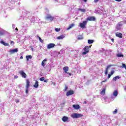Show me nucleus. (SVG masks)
Instances as JSON below:
<instances>
[{
  "label": "nucleus",
  "mask_w": 126,
  "mask_h": 126,
  "mask_svg": "<svg viewBox=\"0 0 126 126\" xmlns=\"http://www.w3.org/2000/svg\"><path fill=\"white\" fill-rule=\"evenodd\" d=\"M19 73L22 75V77H23L24 78H26V77H27V74H26V73H25L23 70L19 71Z\"/></svg>",
  "instance_id": "obj_6"
},
{
  "label": "nucleus",
  "mask_w": 126,
  "mask_h": 126,
  "mask_svg": "<svg viewBox=\"0 0 126 126\" xmlns=\"http://www.w3.org/2000/svg\"><path fill=\"white\" fill-rule=\"evenodd\" d=\"M0 35H3V33L1 32H0Z\"/></svg>",
  "instance_id": "obj_45"
},
{
  "label": "nucleus",
  "mask_w": 126,
  "mask_h": 126,
  "mask_svg": "<svg viewBox=\"0 0 126 126\" xmlns=\"http://www.w3.org/2000/svg\"><path fill=\"white\" fill-rule=\"evenodd\" d=\"M20 58L21 60H22V59H23V56H21V57H20Z\"/></svg>",
  "instance_id": "obj_50"
},
{
  "label": "nucleus",
  "mask_w": 126,
  "mask_h": 126,
  "mask_svg": "<svg viewBox=\"0 0 126 126\" xmlns=\"http://www.w3.org/2000/svg\"><path fill=\"white\" fill-rule=\"evenodd\" d=\"M84 1H85V2H86V1H87V0H84Z\"/></svg>",
  "instance_id": "obj_53"
},
{
  "label": "nucleus",
  "mask_w": 126,
  "mask_h": 126,
  "mask_svg": "<svg viewBox=\"0 0 126 126\" xmlns=\"http://www.w3.org/2000/svg\"><path fill=\"white\" fill-rule=\"evenodd\" d=\"M108 69H105V74L107 75L108 74Z\"/></svg>",
  "instance_id": "obj_34"
},
{
  "label": "nucleus",
  "mask_w": 126,
  "mask_h": 126,
  "mask_svg": "<svg viewBox=\"0 0 126 126\" xmlns=\"http://www.w3.org/2000/svg\"><path fill=\"white\" fill-rule=\"evenodd\" d=\"M56 44L54 43H49L47 45V49H52V48H54Z\"/></svg>",
  "instance_id": "obj_9"
},
{
  "label": "nucleus",
  "mask_w": 126,
  "mask_h": 126,
  "mask_svg": "<svg viewBox=\"0 0 126 126\" xmlns=\"http://www.w3.org/2000/svg\"><path fill=\"white\" fill-rule=\"evenodd\" d=\"M44 82H46V83L48 82V80H44Z\"/></svg>",
  "instance_id": "obj_48"
},
{
  "label": "nucleus",
  "mask_w": 126,
  "mask_h": 126,
  "mask_svg": "<svg viewBox=\"0 0 126 126\" xmlns=\"http://www.w3.org/2000/svg\"><path fill=\"white\" fill-rule=\"evenodd\" d=\"M55 31L56 32H60V31H61V29H60V28H56L55 29Z\"/></svg>",
  "instance_id": "obj_30"
},
{
  "label": "nucleus",
  "mask_w": 126,
  "mask_h": 126,
  "mask_svg": "<svg viewBox=\"0 0 126 126\" xmlns=\"http://www.w3.org/2000/svg\"><path fill=\"white\" fill-rule=\"evenodd\" d=\"M81 117H83V115L79 113H74L71 115V117L73 119H78V118H81Z\"/></svg>",
  "instance_id": "obj_2"
},
{
  "label": "nucleus",
  "mask_w": 126,
  "mask_h": 126,
  "mask_svg": "<svg viewBox=\"0 0 126 126\" xmlns=\"http://www.w3.org/2000/svg\"><path fill=\"white\" fill-rule=\"evenodd\" d=\"M63 122H67V121H68V117H66V116H63L62 119Z\"/></svg>",
  "instance_id": "obj_13"
},
{
  "label": "nucleus",
  "mask_w": 126,
  "mask_h": 126,
  "mask_svg": "<svg viewBox=\"0 0 126 126\" xmlns=\"http://www.w3.org/2000/svg\"><path fill=\"white\" fill-rule=\"evenodd\" d=\"M106 81H107V80H105L104 81H102L101 82V84H102V83H103V82H106Z\"/></svg>",
  "instance_id": "obj_41"
},
{
  "label": "nucleus",
  "mask_w": 126,
  "mask_h": 126,
  "mask_svg": "<svg viewBox=\"0 0 126 126\" xmlns=\"http://www.w3.org/2000/svg\"><path fill=\"white\" fill-rule=\"evenodd\" d=\"M91 48V46H86L83 50L85 51L84 52L82 53V55H86L87 54H88L89 53V49Z\"/></svg>",
  "instance_id": "obj_3"
},
{
  "label": "nucleus",
  "mask_w": 126,
  "mask_h": 126,
  "mask_svg": "<svg viewBox=\"0 0 126 126\" xmlns=\"http://www.w3.org/2000/svg\"><path fill=\"white\" fill-rule=\"evenodd\" d=\"M115 1L120 2V1H122V0H115Z\"/></svg>",
  "instance_id": "obj_47"
},
{
  "label": "nucleus",
  "mask_w": 126,
  "mask_h": 126,
  "mask_svg": "<svg viewBox=\"0 0 126 126\" xmlns=\"http://www.w3.org/2000/svg\"><path fill=\"white\" fill-rule=\"evenodd\" d=\"M29 87H30V81H29V79H27L26 80V94H28Z\"/></svg>",
  "instance_id": "obj_1"
},
{
  "label": "nucleus",
  "mask_w": 126,
  "mask_h": 126,
  "mask_svg": "<svg viewBox=\"0 0 126 126\" xmlns=\"http://www.w3.org/2000/svg\"><path fill=\"white\" fill-rule=\"evenodd\" d=\"M83 36L82 35H79L78 36L77 39L78 40H83Z\"/></svg>",
  "instance_id": "obj_26"
},
{
  "label": "nucleus",
  "mask_w": 126,
  "mask_h": 126,
  "mask_svg": "<svg viewBox=\"0 0 126 126\" xmlns=\"http://www.w3.org/2000/svg\"><path fill=\"white\" fill-rule=\"evenodd\" d=\"M67 73V74H68L69 75V76H71V73H69V72H67V73Z\"/></svg>",
  "instance_id": "obj_36"
},
{
  "label": "nucleus",
  "mask_w": 126,
  "mask_h": 126,
  "mask_svg": "<svg viewBox=\"0 0 126 126\" xmlns=\"http://www.w3.org/2000/svg\"><path fill=\"white\" fill-rule=\"evenodd\" d=\"M96 20V18L94 17H88L87 18V21H95Z\"/></svg>",
  "instance_id": "obj_7"
},
{
  "label": "nucleus",
  "mask_w": 126,
  "mask_h": 126,
  "mask_svg": "<svg viewBox=\"0 0 126 126\" xmlns=\"http://www.w3.org/2000/svg\"><path fill=\"white\" fill-rule=\"evenodd\" d=\"M113 115H116V114L118 113V109H116L114 111H113Z\"/></svg>",
  "instance_id": "obj_28"
},
{
  "label": "nucleus",
  "mask_w": 126,
  "mask_h": 126,
  "mask_svg": "<svg viewBox=\"0 0 126 126\" xmlns=\"http://www.w3.org/2000/svg\"><path fill=\"white\" fill-rule=\"evenodd\" d=\"M116 37H118L119 38H123V34L121 32H116Z\"/></svg>",
  "instance_id": "obj_12"
},
{
  "label": "nucleus",
  "mask_w": 126,
  "mask_h": 126,
  "mask_svg": "<svg viewBox=\"0 0 126 126\" xmlns=\"http://www.w3.org/2000/svg\"><path fill=\"white\" fill-rule=\"evenodd\" d=\"M117 57L118 58H124V55L122 54H117Z\"/></svg>",
  "instance_id": "obj_25"
},
{
  "label": "nucleus",
  "mask_w": 126,
  "mask_h": 126,
  "mask_svg": "<svg viewBox=\"0 0 126 126\" xmlns=\"http://www.w3.org/2000/svg\"><path fill=\"white\" fill-rule=\"evenodd\" d=\"M88 44H92V43H94V40H92V39H89L88 40Z\"/></svg>",
  "instance_id": "obj_24"
},
{
  "label": "nucleus",
  "mask_w": 126,
  "mask_h": 126,
  "mask_svg": "<svg viewBox=\"0 0 126 126\" xmlns=\"http://www.w3.org/2000/svg\"><path fill=\"white\" fill-rule=\"evenodd\" d=\"M37 38H38V39H39L40 42H41V43H44V40H43L40 36H37Z\"/></svg>",
  "instance_id": "obj_27"
},
{
  "label": "nucleus",
  "mask_w": 126,
  "mask_h": 126,
  "mask_svg": "<svg viewBox=\"0 0 126 126\" xmlns=\"http://www.w3.org/2000/svg\"><path fill=\"white\" fill-rule=\"evenodd\" d=\"M30 48H31L32 51H33L34 48H33V47L32 46H31Z\"/></svg>",
  "instance_id": "obj_44"
},
{
  "label": "nucleus",
  "mask_w": 126,
  "mask_h": 126,
  "mask_svg": "<svg viewBox=\"0 0 126 126\" xmlns=\"http://www.w3.org/2000/svg\"><path fill=\"white\" fill-rule=\"evenodd\" d=\"M39 80H40V81H44V80H45V77H42L40 78L39 79Z\"/></svg>",
  "instance_id": "obj_32"
},
{
  "label": "nucleus",
  "mask_w": 126,
  "mask_h": 126,
  "mask_svg": "<svg viewBox=\"0 0 126 126\" xmlns=\"http://www.w3.org/2000/svg\"><path fill=\"white\" fill-rule=\"evenodd\" d=\"M15 30H16L17 31H18V29L17 28H16L15 29Z\"/></svg>",
  "instance_id": "obj_52"
},
{
  "label": "nucleus",
  "mask_w": 126,
  "mask_h": 126,
  "mask_svg": "<svg viewBox=\"0 0 126 126\" xmlns=\"http://www.w3.org/2000/svg\"><path fill=\"white\" fill-rule=\"evenodd\" d=\"M119 94V92H118L117 90H115L113 92V96L115 97H117Z\"/></svg>",
  "instance_id": "obj_15"
},
{
  "label": "nucleus",
  "mask_w": 126,
  "mask_h": 126,
  "mask_svg": "<svg viewBox=\"0 0 126 126\" xmlns=\"http://www.w3.org/2000/svg\"><path fill=\"white\" fill-rule=\"evenodd\" d=\"M73 94H74V92L72 90H69L66 93V96H70V95H73Z\"/></svg>",
  "instance_id": "obj_8"
},
{
  "label": "nucleus",
  "mask_w": 126,
  "mask_h": 126,
  "mask_svg": "<svg viewBox=\"0 0 126 126\" xmlns=\"http://www.w3.org/2000/svg\"><path fill=\"white\" fill-rule=\"evenodd\" d=\"M111 41L113 42V43H114V38H112Z\"/></svg>",
  "instance_id": "obj_51"
},
{
  "label": "nucleus",
  "mask_w": 126,
  "mask_h": 126,
  "mask_svg": "<svg viewBox=\"0 0 126 126\" xmlns=\"http://www.w3.org/2000/svg\"><path fill=\"white\" fill-rule=\"evenodd\" d=\"M118 25H119V26H122V25H123V24H122V23H118Z\"/></svg>",
  "instance_id": "obj_42"
},
{
  "label": "nucleus",
  "mask_w": 126,
  "mask_h": 126,
  "mask_svg": "<svg viewBox=\"0 0 126 126\" xmlns=\"http://www.w3.org/2000/svg\"><path fill=\"white\" fill-rule=\"evenodd\" d=\"M73 26H74V24H71L67 28V30H69V29H70V28H72V27H73Z\"/></svg>",
  "instance_id": "obj_21"
},
{
  "label": "nucleus",
  "mask_w": 126,
  "mask_h": 126,
  "mask_svg": "<svg viewBox=\"0 0 126 126\" xmlns=\"http://www.w3.org/2000/svg\"><path fill=\"white\" fill-rule=\"evenodd\" d=\"M18 78V76H14V78Z\"/></svg>",
  "instance_id": "obj_49"
},
{
  "label": "nucleus",
  "mask_w": 126,
  "mask_h": 126,
  "mask_svg": "<svg viewBox=\"0 0 126 126\" xmlns=\"http://www.w3.org/2000/svg\"><path fill=\"white\" fill-rule=\"evenodd\" d=\"M47 62V59H44L41 63V65L42 66H45L46 65V62Z\"/></svg>",
  "instance_id": "obj_18"
},
{
  "label": "nucleus",
  "mask_w": 126,
  "mask_h": 126,
  "mask_svg": "<svg viewBox=\"0 0 126 126\" xmlns=\"http://www.w3.org/2000/svg\"><path fill=\"white\" fill-rule=\"evenodd\" d=\"M122 67L123 68H125L126 69V65L125 63H122Z\"/></svg>",
  "instance_id": "obj_31"
},
{
  "label": "nucleus",
  "mask_w": 126,
  "mask_h": 126,
  "mask_svg": "<svg viewBox=\"0 0 126 126\" xmlns=\"http://www.w3.org/2000/svg\"><path fill=\"white\" fill-rule=\"evenodd\" d=\"M16 103H19V100H15Z\"/></svg>",
  "instance_id": "obj_43"
},
{
  "label": "nucleus",
  "mask_w": 126,
  "mask_h": 126,
  "mask_svg": "<svg viewBox=\"0 0 126 126\" xmlns=\"http://www.w3.org/2000/svg\"><path fill=\"white\" fill-rule=\"evenodd\" d=\"M72 107H73L75 110H79L80 109V106L78 104H73Z\"/></svg>",
  "instance_id": "obj_10"
},
{
  "label": "nucleus",
  "mask_w": 126,
  "mask_h": 126,
  "mask_svg": "<svg viewBox=\"0 0 126 126\" xmlns=\"http://www.w3.org/2000/svg\"><path fill=\"white\" fill-rule=\"evenodd\" d=\"M98 1H99V0H94V2L95 3L98 2Z\"/></svg>",
  "instance_id": "obj_40"
},
{
  "label": "nucleus",
  "mask_w": 126,
  "mask_h": 126,
  "mask_svg": "<svg viewBox=\"0 0 126 126\" xmlns=\"http://www.w3.org/2000/svg\"><path fill=\"white\" fill-rule=\"evenodd\" d=\"M54 19H55V17L52 16V15L50 14H48L47 16L45 17V20H50L51 22H52Z\"/></svg>",
  "instance_id": "obj_5"
},
{
  "label": "nucleus",
  "mask_w": 126,
  "mask_h": 126,
  "mask_svg": "<svg viewBox=\"0 0 126 126\" xmlns=\"http://www.w3.org/2000/svg\"><path fill=\"white\" fill-rule=\"evenodd\" d=\"M10 44H12V45H14V41H11Z\"/></svg>",
  "instance_id": "obj_37"
},
{
  "label": "nucleus",
  "mask_w": 126,
  "mask_h": 126,
  "mask_svg": "<svg viewBox=\"0 0 126 126\" xmlns=\"http://www.w3.org/2000/svg\"><path fill=\"white\" fill-rule=\"evenodd\" d=\"M26 58L27 59V61H29V59H32V56L31 55H28V56H26Z\"/></svg>",
  "instance_id": "obj_22"
},
{
  "label": "nucleus",
  "mask_w": 126,
  "mask_h": 126,
  "mask_svg": "<svg viewBox=\"0 0 126 126\" xmlns=\"http://www.w3.org/2000/svg\"><path fill=\"white\" fill-rule=\"evenodd\" d=\"M87 22V21H84L82 23H80L79 27H81V28H86Z\"/></svg>",
  "instance_id": "obj_4"
},
{
  "label": "nucleus",
  "mask_w": 126,
  "mask_h": 126,
  "mask_svg": "<svg viewBox=\"0 0 126 126\" xmlns=\"http://www.w3.org/2000/svg\"><path fill=\"white\" fill-rule=\"evenodd\" d=\"M78 10L79 11H81V12H85V11H86V9H85V8H83V9L78 8Z\"/></svg>",
  "instance_id": "obj_20"
},
{
  "label": "nucleus",
  "mask_w": 126,
  "mask_h": 126,
  "mask_svg": "<svg viewBox=\"0 0 126 126\" xmlns=\"http://www.w3.org/2000/svg\"><path fill=\"white\" fill-rule=\"evenodd\" d=\"M33 87H34V88H38V87H39V82H38V81H35Z\"/></svg>",
  "instance_id": "obj_14"
},
{
  "label": "nucleus",
  "mask_w": 126,
  "mask_h": 126,
  "mask_svg": "<svg viewBox=\"0 0 126 126\" xmlns=\"http://www.w3.org/2000/svg\"><path fill=\"white\" fill-rule=\"evenodd\" d=\"M10 54H14V53H17L18 52V49L17 48L14 49L12 50H10Z\"/></svg>",
  "instance_id": "obj_11"
},
{
  "label": "nucleus",
  "mask_w": 126,
  "mask_h": 126,
  "mask_svg": "<svg viewBox=\"0 0 126 126\" xmlns=\"http://www.w3.org/2000/svg\"><path fill=\"white\" fill-rule=\"evenodd\" d=\"M116 78L117 79H120V76H116Z\"/></svg>",
  "instance_id": "obj_46"
},
{
  "label": "nucleus",
  "mask_w": 126,
  "mask_h": 126,
  "mask_svg": "<svg viewBox=\"0 0 126 126\" xmlns=\"http://www.w3.org/2000/svg\"><path fill=\"white\" fill-rule=\"evenodd\" d=\"M63 38H64V36L62 34L57 37V39H58V40H62V39H63Z\"/></svg>",
  "instance_id": "obj_17"
},
{
  "label": "nucleus",
  "mask_w": 126,
  "mask_h": 126,
  "mask_svg": "<svg viewBox=\"0 0 126 126\" xmlns=\"http://www.w3.org/2000/svg\"><path fill=\"white\" fill-rule=\"evenodd\" d=\"M117 77H116V76H115V77H114L113 78V80H114V81H117Z\"/></svg>",
  "instance_id": "obj_35"
},
{
  "label": "nucleus",
  "mask_w": 126,
  "mask_h": 126,
  "mask_svg": "<svg viewBox=\"0 0 126 126\" xmlns=\"http://www.w3.org/2000/svg\"><path fill=\"white\" fill-rule=\"evenodd\" d=\"M1 44H2V45H4V46H9V44L8 43H5L3 41L1 40L0 41Z\"/></svg>",
  "instance_id": "obj_19"
},
{
  "label": "nucleus",
  "mask_w": 126,
  "mask_h": 126,
  "mask_svg": "<svg viewBox=\"0 0 126 126\" xmlns=\"http://www.w3.org/2000/svg\"><path fill=\"white\" fill-rule=\"evenodd\" d=\"M111 75H112L109 74H108V78H110Z\"/></svg>",
  "instance_id": "obj_39"
},
{
  "label": "nucleus",
  "mask_w": 126,
  "mask_h": 126,
  "mask_svg": "<svg viewBox=\"0 0 126 126\" xmlns=\"http://www.w3.org/2000/svg\"><path fill=\"white\" fill-rule=\"evenodd\" d=\"M63 70H64L65 73H67V72L68 71V67L67 66L64 67L63 68Z\"/></svg>",
  "instance_id": "obj_16"
},
{
  "label": "nucleus",
  "mask_w": 126,
  "mask_h": 126,
  "mask_svg": "<svg viewBox=\"0 0 126 126\" xmlns=\"http://www.w3.org/2000/svg\"><path fill=\"white\" fill-rule=\"evenodd\" d=\"M105 91L106 89H103L102 91L100 92L101 95H105Z\"/></svg>",
  "instance_id": "obj_23"
},
{
  "label": "nucleus",
  "mask_w": 126,
  "mask_h": 126,
  "mask_svg": "<svg viewBox=\"0 0 126 126\" xmlns=\"http://www.w3.org/2000/svg\"><path fill=\"white\" fill-rule=\"evenodd\" d=\"M114 72H115V71H112L111 72L110 75H113V73H114Z\"/></svg>",
  "instance_id": "obj_38"
},
{
  "label": "nucleus",
  "mask_w": 126,
  "mask_h": 126,
  "mask_svg": "<svg viewBox=\"0 0 126 126\" xmlns=\"http://www.w3.org/2000/svg\"><path fill=\"white\" fill-rule=\"evenodd\" d=\"M115 65H108L106 68V69L108 70L111 66H114Z\"/></svg>",
  "instance_id": "obj_29"
},
{
  "label": "nucleus",
  "mask_w": 126,
  "mask_h": 126,
  "mask_svg": "<svg viewBox=\"0 0 126 126\" xmlns=\"http://www.w3.org/2000/svg\"><path fill=\"white\" fill-rule=\"evenodd\" d=\"M67 89H68V87H67V86L65 85L64 91H67Z\"/></svg>",
  "instance_id": "obj_33"
}]
</instances>
